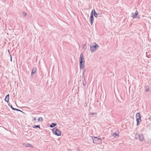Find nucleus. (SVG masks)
<instances>
[{"label": "nucleus", "mask_w": 151, "mask_h": 151, "mask_svg": "<svg viewBox=\"0 0 151 151\" xmlns=\"http://www.w3.org/2000/svg\"><path fill=\"white\" fill-rule=\"evenodd\" d=\"M132 14L133 15V16H132V17L133 18H136L137 17V16L138 15L137 14L135 13L134 14H133V13H132Z\"/></svg>", "instance_id": "obj_17"}, {"label": "nucleus", "mask_w": 151, "mask_h": 151, "mask_svg": "<svg viewBox=\"0 0 151 151\" xmlns=\"http://www.w3.org/2000/svg\"><path fill=\"white\" fill-rule=\"evenodd\" d=\"M52 132L53 134L57 136H60L61 134V132L55 127L52 129Z\"/></svg>", "instance_id": "obj_4"}, {"label": "nucleus", "mask_w": 151, "mask_h": 151, "mask_svg": "<svg viewBox=\"0 0 151 151\" xmlns=\"http://www.w3.org/2000/svg\"><path fill=\"white\" fill-rule=\"evenodd\" d=\"M9 94H8L5 97L4 99L5 101L7 103L9 102Z\"/></svg>", "instance_id": "obj_9"}, {"label": "nucleus", "mask_w": 151, "mask_h": 151, "mask_svg": "<svg viewBox=\"0 0 151 151\" xmlns=\"http://www.w3.org/2000/svg\"><path fill=\"white\" fill-rule=\"evenodd\" d=\"M36 120V117H34L33 120L34 121H35V120Z\"/></svg>", "instance_id": "obj_26"}, {"label": "nucleus", "mask_w": 151, "mask_h": 151, "mask_svg": "<svg viewBox=\"0 0 151 151\" xmlns=\"http://www.w3.org/2000/svg\"><path fill=\"white\" fill-rule=\"evenodd\" d=\"M135 13H136V14H138V11L137 10H136L135 12Z\"/></svg>", "instance_id": "obj_27"}, {"label": "nucleus", "mask_w": 151, "mask_h": 151, "mask_svg": "<svg viewBox=\"0 0 151 151\" xmlns=\"http://www.w3.org/2000/svg\"><path fill=\"white\" fill-rule=\"evenodd\" d=\"M139 140L140 141H142L144 139L143 135L142 134H141L139 135Z\"/></svg>", "instance_id": "obj_11"}, {"label": "nucleus", "mask_w": 151, "mask_h": 151, "mask_svg": "<svg viewBox=\"0 0 151 151\" xmlns=\"http://www.w3.org/2000/svg\"><path fill=\"white\" fill-rule=\"evenodd\" d=\"M99 46L95 42H94L92 45H90V50L91 52H94L96 50V48Z\"/></svg>", "instance_id": "obj_3"}, {"label": "nucleus", "mask_w": 151, "mask_h": 151, "mask_svg": "<svg viewBox=\"0 0 151 151\" xmlns=\"http://www.w3.org/2000/svg\"><path fill=\"white\" fill-rule=\"evenodd\" d=\"M33 128H39L40 129V125H34L32 126Z\"/></svg>", "instance_id": "obj_13"}, {"label": "nucleus", "mask_w": 151, "mask_h": 151, "mask_svg": "<svg viewBox=\"0 0 151 151\" xmlns=\"http://www.w3.org/2000/svg\"><path fill=\"white\" fill-rule=\"evenodd\" d=\"M93 140V143L95 144H101L102 143V139L99 137L93 136L91 137Z\"/></svg>", "instance_id": "obj_2"}, {"label": "nucleus", "mask_w": 151, "mask_h": 151, "mask_svg": "<svg viewBox=\"0 0 151 151\" xmlns=\"http://www.w3.org/2000/svg\"><path fill=\"white\" fill-rule=\"evenodd\" d=\"M10 61L12 62V57L11 56H11H10Z\"/></svg>", "instance_id": "obj_28"}, {"label": "nucleus", "mask_w": 151, "mask_h": 151, "mask_svg": "<svg viewBox=\"0 0 151 151\" xmlns=\"http://www.w3.org/2000/svg\"><path fill=\"white\" fill-rule=\"evenodd\" d=\"M84 64L85 60L83 58V55L82 54H81L80 55L79 60L80 68L81 69L85 68Z\"/></svg>", "instance_id": "obj_1"}, {"label": "nucleus", "mask_w": 151, "mask_h": 151, "mask_svg": "<svg viewBox=\"0 0 151 151\" xmlns=\"http://www.w3.org/2000/svg\"><path fill=\"white\" fill-rule=\"evenodd\" d=\"M8 103V105L10 107L12 110H14L15 108H14L12 106V105L9 102Z\"/></svg>", "instance_id": "obj_16"}, {"label": "nucleus", "mask_w": 151, "mask_h": 151, "mask_svg": "<svg viewBox=\"0 0 151 151\" xmlns=\"http://www.w3.org/2000/svg\"><path fill=\"white\" fill-rule=\"evenodd\" d=\"M23 15L24 17H26L27 15V13L25 12H23Z\"/></svg>", "instance_id": "obj_24"}, {"label": "nucleus", "mask_w": 151, "mask_h": 151, "mask_svg": "<svg viewBox=\"0 0 151 151\" xmlns=\"http://www.w3.org/2000/svg\"><path fill=\"white\" fill-rule=\"evenodd\" d=\"M119 132L118 131H116L115 132H114L112 134V136L114 137H119Z\"/></svg>", "instance_id": "obj_7"}, {"label": "nucleus", "mask_w": 151, "mask_h": 151, "mask_svg": "<svg viewBox=\"0 0 151 151\" xmlns=\"http://www.w3.org/2000/svg\"><path fill=\"white\" fill-rule=\"evenodd\" d=\"M37 71V68L36 67H34L32 69V71L31 72V75L32 76H33L34 75V73L36 72Z\"/></svg>", "instance_id": "obj_8"}, {"label": "nucleus", "mask_w": 151, "mask_h": 151, "mask_svg": "<svg viewBox=\"0 0 151 151\" xmlns=\"http://www.w3.org/2000/svg\"><path fill=\"white\" fill-rule=\"evenodd\" d=\"M14 110L16 111H20V112H22V113H24V112L23 111H22L18 109H16V108H15Z\"/></svg>", "instance_id": "obj_18"}, {"label": "nucleus", "mask_w": 151, "mask_h": 151, "mask_svg": "<svg viewBox=\"0 0 151 151\" xmlns=\"http://www.w3.org/2000/svg\"><path fill=\"white\" fill-rule=\"evenodd\" d=\"M42 120H43V119L41 117H40L38 119V121L39 122H40V121L42 122Z\"/></svg>", "instance_id": "obj_20"}, {"label": "nucleus", "mask_w": 151, "mask_h": 151, "mask_svg": "<svg viewBox=\"0 0 151 151\" xmlns=\"http://www.w3.org/2000/svg\"><path fill=\"white\" fill-rule=\"evenodd\" d=\"M83 69V74H82V77L83 78L84 80H85V76L84 73L85 72V69L84 68L82 69Z\"/></svg>", "instance_id": "obj_12"}, {"label": "nucleus", "mask_w": 151, "mask_h": 151, "mask_svg": "<svg viewBox=\"0 0 151 151\" xmlns=\"http://www.w3.org/2000/svg\"><path fill=\"white\" fill-rule=\"evenodd\" d=\"M86 45H83V48L84 50H85V49H86Z\"/></svg>", "instance_id": "obj_25"}, {"label": "nucleus", "mask_w": 151, "mask_h": 151, "mask_svg": "<svg viewBox=\"0 0 151 151\" xmlns=\"http://www.w3.org/2000/svg\"><path fill=\"white\" fill-rule=\"evenodd\" d=\"M57 125V124L55 123H52L50 126V127L51 128H53Z\"/></svg>", "instance_id": "obj_14"}, {"label": "nucleus", "mask_w": 151, "mask_h": 151, "mask_svg": "<svg viewBox=\"0 0 151 151\" xmlns=\"http://www.w3.org/2000/svg\"><path fill=\"white\" fill-rule=\"evenodd\" d=\"M146 92H148L149 91V87L148 86H147L146 87Z\"/></svg>", "instance_id": "obj_22"}, {"label": "nucleus", "mask_w": 151, "mask_h": 151, "mask_svg": "<svg viewBox=\"0 0 151 151\" xmlns=\"http://www.w3.org/2000/svg\"><path fill=\"white\" fill-rule=\"evenodd\" d=\"M86 80H83V85L84 86H86Z\"/></svg>", "instance_id": "obj_21"}, {"label": "nucleus", "mask_w": 151, "mask_h": 151, "mask_svg": "<svg viewBox=\"0 0 151 151\" xmlns=\"http://www.w3.org/2000/svg\"><path fill=\"white\" fill-rule=\"evenodd\" d=\"M136 119L137 125H138L139 123L141 121V117H138Z\"/></svg>", "instance_id": "obj_10"}, {"label": "nucleus", "mask_w": 151, "mask_h": 151, "mask_svg": "<svg viewBox=\"0 0 151 151\" xmlns=\"http://www.w3.org/2000/svg\"><path fill=\"white\" fill-rule=\"evenodd\" d=\"M90 115H93L96 114H97L96 113L91 112V113H90Z\"/></svg>", "instance_id": "obj_23"}, {"label": "nucleus", "mask_w": 151, "mask_h": 151, "mask_svg": "<svg viewBox=\"0 0 151 151\" xmlns=\"http://www.w3.org/2000/svg\"><path fill=\"white\" fill-rule=\"evenodd\" d=\"M137 18L139 19V17H137Z\"/></svg>", "instance_id": "obj_29"}, {"label": "nucleus", "mask_w": 151, "mask_h": 151, "mask_svg": "<svg viewBox=\"0 0 151 151\" xmlns=\"http://www.w3.org/2000/svg\"><path fill=\"white\" fill-rule=\"evenodd\" d=\"M26 147H32L33 146L31 144H28L27 145H26Z\"/></svg>", "instance_id": "obj_19"}, {"label": "nucleus", "mask_w": 151, "mask_h": 151, "mask_svg": "<svg viewBox=\"0 0 151 151\" xmlns=\"http://www.w3.org/2000/svg\"><path fill=\"white\" fill-rule=\"evenodd\" d=\"M135 117H136V118H138V117H141V116L140 114V113L139 112L137 113L136 114Z\"/></svg>", "instance_id": "obj_15"}, {"label": "nucleus", "mask_w": 151, "mask_h": 151, "mask_svg": "<svg viewBox=\"0 0 151 151\" xmlns=\"http://www.w3.org/2000/svg\"><path fill=\"white\" fill-rule=\"evenodd\" d=\"M92 14V15H93H93H94V17L96 18H97L98 17V14L96 13L95 11V9H94L92 10L90 14L91 15Z\"/></svg>", "instance_id": "obj_5"}, {"label": "nucleus", "mask_w": 151, "mask_h": 151, "mask_svg": "<svg viewBox=\"0 0 151 151\" xmlns=\"http://www.w3.org/2000/svg\"><path fill=\"white\" fill-rule=\"evenodd\" d=\"M92 14L91 15L90 14V16L89 18V21L90 24L91 25H92L93 24V21L94 20L93 17V15Z\"/></svg>", "instance_id": "obj_6"}]
</instances>
